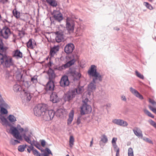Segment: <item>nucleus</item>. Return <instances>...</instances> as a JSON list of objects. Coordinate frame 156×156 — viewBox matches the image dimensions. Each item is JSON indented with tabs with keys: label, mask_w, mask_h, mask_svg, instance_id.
<instances>
[{
	"label": "nucleus",
	"mask_w": 156,
	"mask_h": 156,
	"mask_svg": "<svg viewBox=\"0 0 156 156\" xmlns=\"http://www.w3.org/2000/svg\"><path fill=\"white\" fill-rule=\"evenodd\" d=\"M0 65L3 67L8 68L15 65L14 62L11 57L0 53Z\"/></svg>",
	"instance_id": "1"
},
{
	"label": "nucleus",
	"mask_w": 156,
	"mask_h": 156,
	"mask_svg": "<svg viewBox=\"0 0 156 156\" xmlns=\"http://www.w3.org/2000/svg\"><path fill=\"white\" fill-rule=\"evenodd\" d=\"M96 68V66L95 65H92L88 71V74L94 77L93 78V81L94 82L97 80L100 81H101L102 80V76L97 71Z\"/></svg>",
	"instance_id": "2"
},
{
	"label": "nucleus",
	"mask_w": 156,
	"mask_h": 156,
	"mask_svg": "<svg viewBox=\"0 0 156 156\" xmlns=\"http://www.w3.org/2000/svg\"><path fill=\"white\" fill-rule=\"evenodd\" d=\"M69 61L66 63L61 66L57 67L56 69L62 71L73 64L74 62L78 59V56L76 54H74L69 57Z\"/></svg>",
	"instance_id": "3"
},
{
	"label": "nucleus",
	"mask_w": 156,
	"mask_h": 156,
	"mask_svg": "<svg viewBox=\"0 0 156 156\" xmlns=\"http://www.w3.org/2000/svg\"><path fill=\"white\" fill-rule=\"evenodd\" d=\"M47 105L45 104H38L34 109V113L37 116H43L46 110L47 109Z\"/></svg>",
	"instance_id": "4"
},
{
	"label": "nucleus",
	"mask_w": 156,
	"mask_h": 156,
	"mask_svg": "<svg viewBox=\"0 0 156 156\" xmlns=\"http://www.w3.org/2000/svg\"><path fill=\"white\" fill-rule=\"evenodd\" d=\"M0 108L1 115L6 114L8 113L7 109L10 108L8 105L3 100L2 96L0 94Z\"/></svg>",
	"instance_id": "5"
},
{
	"label": "nucleus",
	"mask_w": 156,
	"mask_h": 156,
	"mask_svg": "<svg viewBox=\"0 0 156 156\" xmlns=\"http://www.w3.org/2000/svg\"><path fill=\"white\" fill-rule=\"evenodd\" d=\"M75 27L74 22L70 18H67L66 20V27L69 33H73Z\"/></svg>",
	"instance_id": "6"
},
{
	"label": "nucleus",
	"mask_w": 156,
	"mask_h": 156,
	"mask_svg": "<svg viewBox=\"0 0 156 156\" xmlns=\"http://www.w3.org/2000/svg\"><path fill=\"white\" fill-rule=\"evenodd\" d=\"M55 114V111L52 110L46 109L43 116V119L46 121H49L52 120Z\"/></svg>",
	"instance_id": "7"
},
{
	"label": "nucleus",
	"mask_w": 156,
	"mask_h": 156,
	"mask_svg": "<svg viewBox=\"0 0 156 156\" xmlns=\"http://www.w3.org/2000/svg\"><path fill=\"white\" fill-rule=\"evenodd\" d=\"M24 138L26 142L31 144L30 145L27 146L28 148L27 149V151L29 153H30L31 151H33V150L34 149L32 145L36 144V142L33 137H24Z\"/></svg>",
	"instance_id": "8"
},
{
	"label": "nucleus",
	"mask_w": 156,
	"mask_h": 156,
	"mask_svg": "<svg viewBox=\"0 0 156 156\" xmlns=\"http://www.w3.org/2000/svg\"><path fill=\"white\" fill-rule=\"evenodd\" d=\"M80 108V114L82 115L88 114L90 112L92 111L91 106L88 104H83Z\"/></svg>",
	"instance_id": "9"
},
{
	"label": "nucleus",
	"mask_w": 156,
	"mask_h": 156,
	"mask_svg": "<svg viewBox=\"0 0 156 156\" xmlns=\"http://www.w3.org/2000/svg\"><path fill=\"white\" fill-rule=\"evenodd\" d=\"M1 35L5 39H8L11 34L10 29L7 27H3L1 30L0 33Z\"/></svg>",
	"instance_id": "10"
},
{
	"label": "nucleus",
	"mask_w": 156,
	"mask_h": 156,
	"mask_svg": "<svg viewBox=\"0 0 156 156\" xmlns=\"http://www.w3.org/2000/svg\"><path fill=\"white\" fill-rule=\"evenodd\" d=\"M68 74L73 76L74 80H79L81 76V74L76 72L74 69H70L68 72Z\"/></svg>",
	"instance_id": "11"
},
{
	"label": "nucleus",
	"mask_w": 156,
	"mask_h": 156,
	"mask_svg": "<svg viewBox=\"0 0 156 156\" xmlns=\"http://www.w3.org/2000/svg\"><path fill=\"white\" fill-rule=\"evenodd\" d=\"M56 34L55 40L57 42L59 43L64 40L63 32L60 30L55 33Z\"/></svg>",
	"instance_id": "12"
},
{
	"label": "nucleus",
	"mask_w": 156,
	"mask_h": 156,
	"mask_svg": "<svg viewBox=\"0 0 156 156\" xmlns=\"http://www.w3.org/2000/svg\"><path fill=\"white\" fill-rule=\"evenodd\" d=\"M112 122L115 124L123 127L127 126L128 125L126 122L121 119H115L112 120Z\"/></svg>",
	"instance_id": "13"
},
{
	"label": "nucleus",
	"mask_w": 156,
	"mask_h": 156,
	"mask_svg": "<svg viewBox=\"0 0 156 156\" xmlns=\"http://www.w3.org/2000/svg\"><path fill=\"white\" fill-rule=\"evenodd\" d=\"M68 76H63L61 78L60 81V84L62 87H65L68 86L69 84Z\"/></svg>",
	"instance_id": "14"
},
{
	"label": "nucleus",
	"mask_w": 156,
	"mask_h": 156,
	"mask_svg": "<svg viewBox=\"0 0 156 156\" xmlns=\"http://www.w3.org/2000/svg\"><path fill=\"white\" fill-rule=\"evenodd\" d=\"M74 48V46L73 44L69 43L66 46L64 51L66 54H69L72 53Z\"/></svg>",
	"instance_id": "15"
},
{
	"label": "nucleus",
	"mask_w": 156,
	"mask_h": 156,
	"mask_svg": "<svg viewBox=\"0 0 156 156\" xmlns=\"http://www.w3.org/2000/svg\"><path fill=\"white\" fill-rule=\"evenodd\" d=\"M23 137H13L10 140V143L11 145H15L19 144L22 141Z\"/></svg>",
	"instance_id": "16"
},
{
	"label": "nucleus",
	"mask_w": 156,
	"mask_h": 156,
	"mask_svg": "<svg viewBox=\"0 0 156 156\" xmlns=\"http://www.w3.org/2000/svg\"><path fill=\"white\" fill-rule=\"evenodd\" d=\"M9 127H10L11 133L14 136H19L20 133L17 128V126L16 127L12 126L11 124V126Z\"/></svg>",
	"instance_id": "17"
},
{
	"label": "nucleus",
	"mask_w": 156,
	"mask_h": 156,
	"mask_svg": "<svg viewBox=\"0 0 156 156\" xmlns=\"http://www.w3.org/2000/svg\"><path fill=\"white\" fill-rule=\"evenodd\" d=\"M75 96V94H74V92L72 90L71 91L68 92L65 94V99L66 101H69L72 100Z\"/></svg>",
	"instance_id": "18"
},
{
	"label": "nucleus",
	"mask_w": 156,
	"mask_h": 156,
	"mask_svg": "<svg viewBox=\"0 0 156 156\" xmlns=\"http://www.w3.org/2000/svg\"><path fill=\"white\" fill-rule=\"evenodd\" d=\"M0 119L1 122L3 126H5L6 127L11 126V124L9 122L5 117L2 115L0 114Z\"/></svg>",
	"instance_id": "19"
},
{
	"label": "nucleus",
	"mask_w": 156,
	"mask_h": 156,
	"mask_svg": "<svg viewBox=\"0 0 156 156\" xmlns=\"http://www.w3.org/2000/svg\"><path fill=\"white\" fill-rule=\"evenodd\" d=\"M129 90L131 93L136 97L140 100H142L144 98L143 96L140 94L136 90L133 88L132 87H130L129 88Z\"/></svg>",
	"instance_id": "20"
},
{
	"label": "nucleus",
	"mask_w": 156,
	"mask_h": 156,
	"mask_svg": "<svg viewBox=\"0 0 156 156\" xmlns=\"http://www.w3.org/2000/svg\"><path fill=\"white\" fill-rule=\"evenodd\" d=\"M17 127L20 133L23 134V136H27L28 134L29 129L27 127H25L24 129L22 128L20 125H17Z\"/></svg>",
	"instance_id": "21"
},
{
	"label": "nucleus",
	"mask_w": 156,
	"mask_h": 156,
	"mask_svg": "<svg viewBox=\"0 0 156 156\" xmlns=\"http://www.w3.org/2000/svg\"><path fill=\"white\" fill-rule=\"evenodd\" d=\"M54 87L55 85L53 81L49 80L46 86L45 89L47 91H53Z\"/></svg>",
	"instance_id": "22"
},
{
	"label": "nucleus",
	"mask_w": 156,
	"mask_h": 156,
	"mask_svg": "<svg viewBox=\"0 0 156 156\" xmlns=\"http://www.w3.org/2000/svg\"><path fill=\"white\" fill-rule=\"evenodd\" d=\"M149 102L151 103L153 105V106L151 105H149V108L154 113L156 114V102L150 98H149Z\"/></svg>",
	"instance_id": "23"
},
{
	"label": "nucleus",
	"mask_w": 156,
	"mask_h": 156,
	"mask_svg": "<svg viewBox=\"0 0 156 156\" xmlns=\"http://www.w3.org/2000/svg\"><path fill=\"white\" fill-rule=\"evenodd\" d=\"M54 17L55 20L60 22L63 19L62 14L58 11H55L54 12Z\"/></svg>",
	"instance_id": "24"
},
{
	"label": "nucleus",
	"mask_w": 156,
	"mask_h": 156,
	"mask_svg": "<svg viewBox=\"0 0 156 156\" xmlns=\"http://www.w3.org/2000/svg\"><path fill=\"white\" fill-rule=\"evenodd\" d=\"M27 46L28 48L33 49L36 47V43L34 40L30 39L27 43Z\"/></svg>",
	"instance_id": "25"
},
{
	"label": "nucleus",
	"mask_w": 156,
	"mask_h": 156,
	"mask_svg": "<svg viewBox=\"0 0 156 156\" xmlns=\"http://www.w3.org/2000/svg\"><path fill=\"white\" fill-rule=\"evenodd\" d=\"M59 47L58 46H55L51 49L50 51V58L52 57L56 54V53L58 51Z\"/></svg>",
	"instance_id": "26"
},
{
	"label": "nucleus",
	"mask_w": 156,
	"mask_h": 156,
	"mask_svg": "<svg viewBox=\"0 0 156 156\" xmlns=\"http://www.w3.org/2000/svg\"><path fill=\"white\" fill-rule=\"evenodd\" d=\"M74 115V112L73 110H71L69 115V118L67 120V123L68 125H70L73 121Z\"/></svg>",
	"instance_id": "27"
},
{
	"label": "nucleus",
	"mask_w": 156,
	"mask_h": 156,
	"mask_svg": "<svg viewBox=\"0 0 156 156\" xmlns=\"http://www.w3.org/2000/svg\"><path fill=\"white\" fill-rule=\"evenodd\" d=\"M133 130L136 136H143L142 131L140 128L135 127L133 129Z\"/></svg>",
	"instance_id": "28"
},
{
	"label": "nucleus",
	"mask_w": 156,
	"mask_h": 156,
	"mask_svg": "<svg viewBox=\"0 0 156 156\" xmlns=\"http://www.w3.org/2000/svg\"><path fill=\"white\" fill-rule=\"evenodd\" d=\"M58 99L57 94L55 92H53L51 95V101L53 103H55L58 102Z\"/></svg>",
	"instance_id": "29"
},
{
	"label": "nucleus",
	"mask_w": 156,
	"mask_h": 156,
	"mask_svg": "<svg viewBox=\"0 0 156 156\" xmlns=\"http://www.w3.org/2000/svg\"><path fill=\"white\" fill-rule=\"evenodd\" d=\"M48 74L49 76V79L50 81H52L55 77V74L54 72V71L52 69H49L48 72Z\"/></svg>",
	"instance_id": "30"
},
{
	"label": "nucleus",
	"mask_w": 156,
	"mask_h": 156,
	"mask_svg": "<svg viewBox=\"0 0 156 156\" xmlns=\"http://www.w3.org/2000/svg\"><path fill=\"white\" fill-rule=\"evenodd\" d=\"M13 56L16 57L17 58H22L23 57L22 53L20 51L17 49L13 52Z\"/></svg>",
	"instance_id": "31"
},
{
	"label": "nucleus",
	"mask_w": 156,
	"mask_h": 156,
	"mask_svg": "<svg viewBox=\"0 0 156 156\" xmlns=\"http://www.w3.org/2000/svg\"><path fill=\"white\" fill-rule=\"evenodd\" d=\"M47 3L52 7H56L57 5V2L55 0H46Z\"/></svg>",
	"instance_id": "32"
},
{
	"label": "nucleus",
	"mask_w": 156,
	"mask_h": 156,
	"mask_svg": "<svg viewBox=\"0 0 156 156\" xmlns=\"http://www.w3.org/2000/svg\"><path fill=\"white\" fill-rule=\"evenodd\" d=\"M22 89L21 86L18 84H16L13 87V90L15 92H20L21 90Z\"/></svg>",
	"instance_id": "33"
},
{
	"label": "nucleus",
	"mask_w": 156,
	"mask_h": 156,
	"mask_svg": "<svg viewBox=\"0 0 156 156\" xmlns=\"http://www.w3.org/2000/svg\"><path fill=\"white\" fill-rule=\"evenodd\" d=\"M95 83V81L94 82L93 81V82L90 83L88 85L89 89L92 90H95L96 88Z\"/></svg>",
	"instance_id": "34"
},
{
	"label": "nucleus",
	"mask_w": 156,
	"mask_h": 156,
	"mask_svg": "<svg viewBox=\"0 0 156 156\" xmlns=\"http://www.w3.org/2000/svg\"><path fill=\"white\" fill-rule=\"evenodd\" d=\"M25 98L27 101H29L31 100L32 96L30 93L28 92H25L24 94Z\"/></svg>",
	"instance_id": "35"
},
{
	"label": "nucleus",
	"mask_w": 156,
	"mask_h": 156,
	"mask_svg": "<svg viewBox=\"0 0 156 156\" xmlns=\"http://www.w3.org/2000/svg\"><path fill=\"white\" fill-rule=\"evenodd\" d=\"M63 110L62 109H59L55 112V115L57 117H60L63 115Z\"/></svg>",
	"instance_id": "36"
},
{
	"label": "nucleus",
	"mask_w": 156,
	"mask_h": 156,
	"mask_svg": "<svg viewBox=\"0 0 156 156\" xmlns=\"http://www.w3.org/2000/svg\"><path fill=\"white\" fill-rule=\"evenodd\" d=\"M83 88L82 87H78L77 88H75L72 90L74 94H75L76 95V94H79L83 92Z\"/></svg>",
	"instance_id": "37"
},
{
	"label": "nucleus",
	"mask_w": 156,
	"mask_h": 156,
	"mask_svg": "<svg viewBox=\"0 0 156 156\" xmlns=\"http://www.w3.org/2000/svg\"><path fill=\"white\" fill-rule=\"evenodd\" d=\"M27 146V145L26 144L20 145L18 147V150L19 151L22 152L24 151L25 148Z\"/></svg>",
	"instance_id": "38"
},
{
	"label": "nucleus",
	"mask_w": 156,
	"mask_h": 156,
	"mask_svg": "<svg viewBox=\"0 0 156 156\" xmlns=\"http://www.w3.org/2000/svg\"><path fill=\"white\" fill-rule=\"evenodd\" d=\"M13 15L17 19L19 18L20 16V13L18 12L16 9H14L12 11Z\"/></svg>",
	"instance_id": "39"
},
{
	"label": "nucleus",
	"mask_w": 156,
	"mask_h": 156,
	"mask_svg": "<svg viewBox=\"0 0 156 156\" xmlns=\"http://www.w3.org/2000/svg\"><path fill=\"white\" fill-rule=\"evenodd\" d=\"M74 137H70L69 139V146L70 147L72 148L74 144Z\"/></svg>",
	"instance_id": "40"
},
{
	"label": "nucleus",
	"mask_w": 156,
	"mask_h": 156,
	"mask_svg": "<svg viewBox=\"0 0 156 156\" xmlns=\"http://www.w3.org/2000/svg\"><path fill=\"white\" fill-rule=\"evenodd\" d=\"M117 140V138L114 137L112 140V143L113 146L114 148L116 149L118 147L117 146L116 144V142Z\"/></svg>",
	"instance_id": "41"
},
{
	"label": "nucleus",
	"mask_w": 156,
	"mask_h": 156,
	"mask_svg": "<svg viewBox=\"0 0 156 156\" xmlns=\"http://www.w3.org/2000/svg\"><path fill=\"white\" fill-rule=\"evenodd\" d=\"M9 120L11 122H15L16 121V119L15 117L13 115H10L8 117Z\"/></svg>",
	"instance_id": "42"
},
{
	"label": "nucleus",
	"mask_w": 156,
	"mask_h": 156,
	"mask_svg": "<svg viewBox=\"0 0 156 156\" xmlns=\"http://www.w3.org/2000/svg\"><path fill=\"white\" fill-rule=\"evenodd\" d=\"M37 76H34L31 78V82L35 85V84L37 82Z\"/></svg>",
	"instance_id": "43"
},
{
	"label": "nucleus",
	"mask_w": 156,
	"mask_h": 156,
	"mask_svg": "<svg viewBox=\"0 0 156 156\" xmlns=\"http://www.w3.org/2000/svg\"><path fill=\"white\" fill-rule=\"evenodd\" d=\"M144 113L147 115L148 116H149L152 118H154V116L152 115L149 111L148 110L145 109L144 110Z\"/></svg>",
	"instance_id": "44"
},
{
	"label": "nucleus",
	"mask_w": 156,
	"mask_h": 156,
	"mask_svg": "<svg viewBox=\"0 0 156 156\" xmlns=\"http://www.w3.org/2000/svg\"><path fill=\"white\" fill-rule=\"evenodd\" d=\"M34 154L37 156H43V154H40L36 149H34L33 150Z\"/></svg>",
	"instance_id": "45"
},
{
	"label": "nucleus",
	"mask_w": 156,
	"mask_h": 156,
	"mask_svg": "<svg viewBox=\"0 0 156 156\" xmlns=\"http://www.w3.org/2000/svg\"><path fill=\"white\" fill-rule=\"evenodd\" d=\"M128 156H134L133 151L132 148L130 147L128 149Z\"/></svg>",
	"instance_id": "46"
},
{
	"label": "nucleus",
	"mask_w": 156,
	"mask_h": 156,
	"mask_svg": "<svg viewBox=\"0 0 156 156\" xmlns=\"http://www.w3.org/2000/svg\"><path fill=\"white\" fill-rule=\"evenodd\" d=\"M141 139L144 140L145 141L150 144L152 143V141L147 137H140Z\"/></svg>",
	"instance_id": "47"
},
{
	"label": "nucleus",
	"mask_w": 156,
	"mask_h": 156,
	"mask_svg": "<svg viewBox=\"0 0 156 156\" xmlns=\"http://www.w3.org/2000/svg\"><path fill=\"white\" fill-rule=\"evenodd\" d=\"M4 44L2 39H0V51H4Z\"/></svg>",
	"instance_id": "48"
},
{
	"label": "nucleus",
	"mask_w": 156,
	"mask_h": 156,
	"mask_svg": "<svg viewBox=\"0 0 156 156\" xmlns=\"http://www.w3.org/2000/svg\"><path fill=\"white\" fill-rule=\"evenodd\" d=\"M135 73L136 75L139 78L143 79H144V77L143 75L138 72L137 71H136Z\"/></svg>",
	"instance_id": "49"
},
{
	"label": "nucleus",
	"mask_w": 156,
	"mask_h": 156,
	"mask_svg": "<svg viewBox=\"0 0 156 156\" xmlns=\"http://www.w3.org/2000/svg\"><path fill=\"white\" fill-rule=\"evenodd\" d=\"M144 5L148 9L150 10L153 9V8L152 6L148 2H144Z\"/></svg>",
	"instance_id": "50"
},
{
	"label": "nucleus",
	"mask_w": 156,
	"mask_h": 156,
	"mask_svg": "<svg viewBox=\"0 0 156 156\" xmlns=\"http://www.w3.org/2000/svg\"><path fill=\"white\" fill-rule=\"evenodd\" d=\"M108 141V139L106 137H103L100 141V144L101 145L102 142L106 143Z\"/></svg>",
	"instance_id": "51"
},
{
	"label": "nucleus",
	"mask_w": 156,
	"mask_h": 156,
	"mask_svg": "<svg viewBox=\"0 0 156 156\" xmlns=\"http://www.w3.org/2000/svg\"><path fill=\"white\" fill-rule=\"evenodd\" d=\"M84 30V27L83 26H81L80 27L77 28V31L78 32L82 33Z\"/></svg>",
	"instance_id": "52"
},
{
	"label": "nucleus",
	"mask_w": 156,
	"mask_h": 156,
	"mask_svg": "<svg viewBox=\"0 0 156 156\" xmlns=\"http://www.w3.org/2000/svg\"><path fill=\"white\" fill-rule=\"evenodd\" d=\"M82 101L83 102V104H88L90 102L88 99L86 98L84 99V98H83Z\"/></svg>",
	"instance_id": "53"
},
{
	"label": "nucleus",
	"mask_w": 156,
	"mask_h": 156,
	"mask_svg": "<svg viewBox=\"0 0 156 156\" xmlns=\"http://www.w3.org/2000/svg\"><path fill=\"white\" fill-rule=\"evenodd\" d=\"M148 122L150 124L153 126L154 127L156 125V123L153 120L151 119L149 120Z\"/></svg>",
	"instance_id": "54"
},
{
	"label": "nucleus",
	"mask_w": 156,
	"mask_h": 156,
	"mask_svg": "<svg viewBox=\"0 0 156 156\" xmlns=\"http://www.w3.org/2000/svg\"><path fill=\"white\" fill-rule=\"evenodd\" d=\"M114 150L116 152V156H119V149L118 147L116 149L114 148Z\"/></svg>",
	"instance_id": "55"
},
{
	"label": "nucleus",
	"mask_w": 156,
	"mask_h": 156,
	"mask_svg": "<svg viewBox=\"0 0 156 156\" xmlns=\"http://www.w3.org/2000/svg\"><path fill=\"white\" fill-rule=\"evenodd\" d=\"M45 151H47L46 152L48 155L49 154H51V155H52V154L51 151V150L48 148H46L45 149Z\"/></svg>",
	"instance_id": "56"
},
{
	"label": "nucleus",
	"mask_w": 156,
	"mask_h": 156,
	"mask_svg": "<svg viewBox=\"0 0 156 156\" xmlns=\"http://www.w3.org/2000/svg\"><path fill=\"white\" fill-rule=\"evenodd\" d=\"M121 100L123 101H126V100H127V99H126V97L123 95H122L121 96Z\"/></svg>",
	"instance_id": "57"
},
{
	"label": "nucleus",
	"mask_w": 156,
	"mask_h": 156,
	"mask_svg": "<svg viewBox=\"0 0 156 156\" xmlns=\"http://www.w3.org/2000/svg\"><path fill=\"white\" fill-rule=\"evenodd\" d=\"M81 122V120L80 118L78 117L77 119V120L76 122V123L77 125H79Z\"/></svg>",
	"instance_id": "58"
},
{
	"label": "nucleus",
	"mask_w": 156,
	"mask_h": 156,
	"mask_svg": "<svg viewBox=\"0 0 156 156\" xmlns=\"http://www.w3.org/2000/svg\"><path fill=\"white\" fill-rule=\"evenodd\" d=\"M41 144L42 146H44L45 144V141L44 140H42L41 142Z\"/></svg>",
	"instance_id": "59"
},
{
	"label": "nucleus",
	"mask_w": 156,
	"mask_h": 156,
	"mask_svg": "<svg viewBox=\"0 0 156 156\" xmlns=\"http://www.w3.org/2000/svg\"><path fill=\"white\" fill-rule=\"evenodd\" d=\"M1 1L3 4H5L8 2V0H1Z\"/></svg>",
	"instance_id": "60"
},
{
	"label": "nucleus",
	"mask_w": 156,
	"mask_h": 156,
	"mask_svg": "<svg viewBox=\"0 0 156 156\" xmlns=\"http://www.w3.org/2000/svg\"><path fill=\"white\" fill-rule=\"evenodd\" d=\"M93 144V139L92 138V140L90 141V147H91Z\"/></svg>",
	"instance_id": "61"
},
{
	"label": "nucleus",
	"mask_w": 156,
	"mask_h": 156,
	"mask_svg": "<svg viewBox=\"0 0 156 156\" xmlns=\"http://www.w3.org/2000/svg\"><path fill=\"white\" fill-rule=\"evenodd\" d=\"M43 156H49L48 154L46 152H44L43 154Z\"/></svg>",
	"instance_id": "62"
},
{
	"label": "nucleus",
	"mask_w": 156,
	"mask_h": 156,
	"mask_svg": "<svg viewBox=\"0 0 156 156\" xmlns=\"http://www.w3.org/2000/svg\"><path fill=\"white\" fill-rule=\"evenodd\" d=\"M114 29L117 30V31H118L119 30V28L118 27H116L114 28Z\"/></svg>",
	"instance_id": "63"
},
{
	"label": "nucleus",
	"mask_w": 156,
	"mask_h": 156,
	"mask_svg": "<svg viewBox=\"0 0 156 156\" xmlns=\"http://www.w3.org/2000/svg\"><path fill=\"white\" fill-rule=\"evenodd\" d=\"M107 106H109V107H110L111 106V104H108V105H107Z\"/></svg>",
	"instance_id": "64"
}]
</instances>
